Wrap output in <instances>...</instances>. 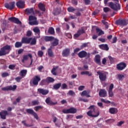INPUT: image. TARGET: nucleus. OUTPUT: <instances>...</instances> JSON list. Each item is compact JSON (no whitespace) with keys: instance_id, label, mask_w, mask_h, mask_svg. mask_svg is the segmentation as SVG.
<instances>
[{"instance_id":"nucleus-1","label":"nucleus","mask_w":128,"mask_h":128,"mask_svg":"<svg viewBox=\"0 0 128 128\" xmlns=\"http://www.w3.org/2000/svg\"><path fill=\"white\" fill-rule=\"evenodd\" d=\"M12 50V47L10 45H6L4 46L0 49V56H6L10 54V52Z\"/></svg>"},{"instance_id":"nucleus-2","label":"nucleus","mask_w":128,"mask_h":128,"mask_svg":"<svg viewBox=\"0 0 128 128\" xmlns=\"http://www.w3.org/2000/svg\"><path fill=\"white\" fill-rule=\"evenodd\" d=\"M116 2V4H114L112 2H110L108 3V6L110 8L114 10H120V4H118V0H114Z\"/></svg>"},{"instance_id":"nucleus-3","label":"nucleus","mask_w":128,"mask_h":128,"mask_svg":"<svg viewBox=\"0 0 128 128\" xmlns=\"http://www.w3.org/2000/svg\"><path fill=\"white\" fill-rule=\"evenodd\" d=\"M94 108H96L94 105H92L88 108V110H90L87 112V115L88 116H91L92 118H97V116H98V114L97 115H93L92 114V110H94Z\"/></svg>"},{"instance_id":"nucleus-4","label":"nucleus","mask_w":128,"mask_h":128,"mask_svg":"<svg viewBox=\"0 0 128 128\" xmlns=\"http://www.w3.org/2000/svg\"><path fill=\"white\" fill-rule=\"evenodd\" d=\"M29 24L30 26H36L38 24V22H36V17L30 16L28 17Z\"/></svg>"},{"instance_id":"nucleus-5","label":"nucleus","mask_w":128,"mask_h":128,"mask_svg":"<svg viewBox=\"0 0 128 128\" xmlns=\"http://www.w3.org/2000/svg\"><path fill=\"white\" fill-rule=\"evenodd\" d=\"M78 56L80 58H90V54L86 52L84 50H82L78 52Z\"/></svg>"},{"instance_id":"nucleus-6","label":"nucleus","mask_w":128,"mask_h":128,"mask_svg":"<svg viewBox=\"0 0 128 128\" xmlns=\"http://www.w3.org/2000/svg\"><path fill=\"white\" fill-rule=\"evenodd\" d=\"M77 112L76 108H71L69 109H63V114H76Z\"/></svg>"},{"instance_id":"nucleus-7","label":"nucleus","mask_w":128,"mask_h":128,"mask_svg":"<svg viewBox=\"0 0 128 128\" xmlns=\"http://www.w3.org/2000/svg\"><path fill=\"white\" fill-rule=\"evenodd\" d=\"M126 68V64L124 62H120L116 66L118 70H124Z\"/></svg>"},{"instance_id":"nucleus-8","label":"nucleus","mask_w":128,"mask_h":128,"mask_svg":"<svg viewBox=\"0 0 128 128\" xmlns=\"http://www.w3.org/2000/svg\"><path fill=\"white\" fill-rule=\"evenodd\" d=\"M26 112L28 114H32L34 118H36V120H38V114L34 111V110L32 108H27L26 109Z\"/></svg>"},{"instance_id":"nucleus-9","label":"nucleus","mask_w":128,"mask_h":128,"mask_svg":"<svg viewBox=\"0 0 128 128\" xmlns=\"http://www.w3.org/2000/svg\"><path fill=\"white\" fill-rule=\"evenodd\" d=\"M15 90H16V85H14L13 86H9L2 88V90L3 92H8V90H12L14 92Z\"/></svg>"},{"instance_id":"nucleus-10","label":"nucleus","mask_w":128,"mask_h":128,"mask_svg":"<svg viewBox=\"0 0 128 128\" xmlns=\"http://www.w3.org/2000/svg\"><path fill=\"white\" fill-rule=\"evenodd\" d=\"M96 73L98 74L99 78L102 82H104L106 80V74L104 72L98 71Z\"/></svg>"},{"instance_id":"nucleus-11","label":"nucleus","mask_w":128,"mask_h":128,"mask_svg":"<svg viewBox=\"0 0 128 128\" xmlns=\"http://www.w3.org/2000/svg\"><path fill=\"white\" fill-rule=\"evenodd\" d=\"M116 26H126L128 25L126 21L125 20H118L116 22Z\"/></svg>"},{"instance_id":"nucleus-12","label":"nucleus","mask_w":128,"mask_h":128,"mask_svg":"<svg viewBox=\"0 0 128 128\" xmlns=\"http://www.w3.org/2000/svg\"><path fill=\"white\" fill-rule=\"evenodd\" d=\"M9 22H14V24H22V22L18 18L16 17H10L8 18Z\"/></svg>"},{"instance_id":"nucleus-13","label":"nucleus","mask_w":128,"mask_h":128,"mask_svg":"<svg viewBox=\"0 0 128 128\" xmlns=\"http://www.w3.org/2000/svg\"><path fill=\"white\" fill-rule=\"evenodd\" d=\"M40 82V76H36L32 80V82L34 86H38Z\"/></svg>"},{"instance_id":"nucleus-14","label":"nucleus","mask_w":128,"mask_h":128,"mask_svg":"<svg viewBox=\"0 0 128 128\" xmlns=\"http://www.w3.org/2000/svg\"><path fill=\"white\" fill-rule=\"evenodd\" d=\"M16 2H10L9 4L6 3L4 4V6L5 8H8V10H14L15 6H14Z\"/></svg>"},{"instance_id":"nucleus-15","label":"nucleus","mask_w":128,"mask_h":128,"mask_svg":"<svg viewBox=\"0 0 128 128\" xmlns=\"http://www.w3.org/2000/svg\"><path fill=\"white\" fill-rule=\"evenodd\" d=\"M28 58H30L31 60L30 64L32 63V54H28L27 55H24L23 58L22 60V62L24 63V62L28 60Z\"/></svg>"},{"instance_id":"nucleus-16","label":"nucleus","mask_w":128,"mask_h":128,"mask_svg":"<svg viewBox=\"0 0 128 128\" xmlns=\"http://www.w3.org/2000/svg\"><path fill=\"white\" fill-rule=\"evenodd\" d=\"M32 40V38L23 37L21 40V42H22V44H28L30 43Z\"/></svg>"},{"instance_id":"nucleus-17","label":"nucleus","mask_w":128,"mask_h":128,"mask_svg":"<svg viewBox=\"0 0 128 128\" xmlns=\"http://www.w3.org/2000/svg\"><path fill=\"white\" fill-rule=\"evenodd\" d=\"M6 116H8V112L6 110H2L0 112V116L2 120H6Z\"/></svg>"},{"instance_id":"nucleus-18","label":"nucleus","mask_w":128,"mask_h":128,"mask_svg":"<svg viewBox=\"0 0 128 128\" xmlns=\"http://www.w3.org/2000/svg\"><path fill=\"white\" fill-rule=\"evenodd\" d=\"M45 102L48 106H56V104H58V102H52L50 99V97L46 98Z\"/></svg>"},{"instance_id":"nucleus-19","label":"nucleus","mask_w":128,"mask_h":128,"mask_svg":"<svg viewBox=\"0 0 128 128\" xmlns=\"http://www.w3.org/2000/svg\"><path fill=\"white\" fill-rule=\"evenodd\" d=\"M70 50L68 48H66L63 50L62 52V56L64 58H68L70 56Z\"/></svg>"},{"instance_id":"nucleus-20","label":"nucleus","mask_w":128,"mask_h":128,"mask_svg":"<svg viewBox=\"0 0 128 128\" xmlns=\"http://www.w3.org/2000/svg\"><path fill=\"white\" fill-rule=\"evenodd\" d=\"M38 92L40 94H42V96H46V94H48V92H50V91L48 90H44V89L42 88H38Z\"/></svg>"},{"instance_id":"nucleus-21","label":"nucleus","mask_w":128,"mask_h":128,"mask_svg":"<svg viewBox=\"0 0 128 128\" xmlns=\"http://www.w3.org/2000/svg\"><path fill=\"white\" fill-rule=\"evenodd\" d=\"M85 32H86L84 31V28L78 30V31L77 32V33L74 34V38H79L80 34H84Z\"/></svg>"},{"instance_id":"nucleus-22","label":"nucleus","mask_w":128,"mask_h":128,"mask_svg":"<svg viewBox=\"0 0 128 128\" xmlns=\"http://www.w3.org/2000/svg\"><path fill=\"white\" fill-rule=\"evenodd\" d=\"M16 6L18 8H24V1L19 0L16 3Z\"/></svg>"},{"instance_id":"nucleus-23","label":"nucleus","mask_w":128,"mask_h":128,"mask_svg":"<svg viewBox=\"0 0 128 128\" xmlns=\"http://www.w3.org/2000/svg\"><path fill=\"white\" fill-rule=\"evenodd\" d=\"M98 94L100 98H106L107 94L106 90L104 89H102L100 90Z\"/></svg>"},{"instance_id":"nucleus-24","label":"nucleus","mask_w":128,"mask_h":128,"mask_svg":"<svg viewBox=\"0 0 128 128\" xmlns=\"http://www.w3.org/2000/svg\"><path fill=\"white\" fill-rule=\"evenodd\" d=\"M25 14H34V8H26L25 10Z\"/></svg>"},{"instance_id":"nucleus-25","label":"nucleus","mask_w":128,"mask_h":128,"mask_svg":"<svg viewBox=\"0 0 128 128\" xmlns=\"http://www.w3.org/2000/svg\"><path fill=\"white\" fill-rule=\"evenodd\" d=\"M94 62L96 64H98L99 66H100V64H102V62H100V54H96L95 56Z\"/></svg>"},{"instance_id":"nucleus-26","label":"nucleus","mask_w":128,"mask_h":128,"mask_svg":"<svg viewBox=\"0 0 128 128\" xmlns=\"http://www.w3.org/2000/svg\"><path fill=\"white\" fill-rule=\"evenodd\" d=\"M118 112V108H110L109 109V112L111 114H116Z\"/></svg>"},{"instance_id":"nucleus-27","label":"nucleus","mask_w":128,"mask_h":128,"mask_svg":"<svg viewBox=\"0 0 128 128\" xmlns=\"http://www.w3.org/2000/svg\"><path fill=\"white\" fill-rule=\"evenodd\" d=\"M99 48L101 50H110V48H108V44H102L99 45Z\"/></svg>"},{"instance_id":"nucleus-28","label":"nucleus","mask_w":128,"mask_h":128,"mask_svg":"<svg viewBox=\"0 0 128 128\" xmlns=\"http://www.w3.org/2000/svg\"><path fill=\"white\" fill-rule=\"evenodd\" d=\"M52 46H50V48H48V51H47L48 56L50 58H52L53 56H54V52H52Z\"/></svg>"},{"instance_id":"nucleus-29","label":"nucleus","mask_w":128,"mask_h":128,"mask_svg":"<svg viewBox=\"0 0 128 128\" xmlns=\"http://www.w3.org/2000/svg\"><path fill=\"white\" fill-rule=\"evenodd\" d=\"M38 7L40 10H42V12H46V6L44 4L40 3L38 5Z\"/></svg>"},{"instance_id":"nucleus-30","label":"nucleus","mask_w":128,"mask_h":128,"mask_svg":"<svg viewBox=\"0 0 128 128\" xmlns=\"http://www.w3.org/2000/svg\"><path fill=\"white\" fill-rule=\"evenodd\" d=\"M81 76H84L86 74L88 76H92V73L90 72L89 71H82L80 72Z\"/></svg>"},{"instance_id":"nucleus-31","label":"nucleus","mask_w":128,"mask_h":128,"mask_svg":"<svg viewBox=\"0 0 128 128\" xmlns=\"http://www.w3.org/2000/svg\"><path fill=\"white\" fill-rule=\"evenodd\" d=\"M46 81L47 82L48 84L52 82H54V78L52 77L48 76L46 78Z\"/></svg>"},{"instance_id":"nucleus-32","label":"nucleus","mask_w":128,"mask_h":128,"mask_svg":"<svg viewBox=\"0 0 128 128\" xmlns=\"http://www.w3.org/2000/svg\"><path fill=\"white\" fill-rule=\"evenodd\" d=\"M28 72V70H22L20 72V76L22 78H24V76H26V73Z\"/></svg>"},{"instance_id":"nucleus-33","label":"nucleus","mask_w":128,"mask_h":128,"mask_svg":"<svg viewBox=\"0 0 128 128\" xmlns=\"http://www.w3.org/2000/svg\"><path fill=\"white\" fill-rule=\"evenodd\" d=\"M54 40V36H46L44 38L45 42H52Z\"/></svg>"},{"instance_id":"nucleus-34","label":"nucleus","mask_w":128,"mask_h":128,"mask_svg":"<svg viewBox=\"0 0 128 128\" xmlns=\"http://www.w3.org/2000/svg\"><path fill=\"white\" fill-rule=\"evenodd\" d=\"M14 46L16 48H22V41L21 42H16L15 43Z\"/></svg>"},{"instance_id":"nucleus-35","label":"nucleus","mask_w":128,"mask_h":128,"mask_svg":"<svg viewBox=\"0 0 128 128\" xmlns=\"http://www.w3.org/2000/svg\"><path fill=\"white\" fill-rule=\"evenodd\" d=\"M60 86H62V83L56 84L54 85L53 88L54 90H58Z\"/></svg>"},{"instance_id":"nucleus-36","label":"nucleus","mask_w":128,"mask_h":128,"mask_svg":"<svg viewBox=\"0 0 128 128\" xmlns=\"http://www.w3.org/2000/svg\"><path fill=\"white\" fill-rule=\"evenodd\" d=\"M33 31L34 32H35L36 34H38V36H39L38 38H40V29L38 28V27H36L35 28H34L33 29Z\"/></svg>"},{"instance_id":"nucleus-37","label":"nucleus","mask_w":128,"mask_h":128,"mask_svg":"<svg viewBox=\"0 0 128 128\" xmlns=\"http://www.w3.org/2000/svg\"><path fill=\"white\" fill-rule=\"evenodd\" d=\"M82 96H86V98H90V95L88 93L86 90H84L81 94Z\"/></svg>"},{"instance_id":"nucleus-38","label":"nucleus","mask_w":128,"mask_h":128,"mask_svg":"<svg viewBox=\"0 0 128 128\" xmlns=\"http://www.w3.org/2000/svg\"><path fill=\"white\" fill-rule=\"evenodd\" d=\"M54 42L51 43L52 46H56L58 44V40L54 38Z\"/></svg>"},{"instance_id":"nucleus-39","label":"nucleus","mask_w":128,"mask_h":128,"mask_svg":"<svg viewBox=\"0 0 128 128\" xmlns=\"http://www.w3.org/2000/svg\"><path fill=\"white\" fill-rule=\"evenodd\" d=\"M96 32H98V36H99L102 34H104V31H102V30L100 29V28H96Z\"/></svg>"},{"instance_id":"nucleus-40","label":"nucleus","mask_w":128,"mask_h":128,"mask_svg":"<svg viewBox=\"0 0 128 128\" xmlns=\"http://www.w3.org/2000/svg\"><path fill=\"white\" fill-rule=\"evenodd\" d=\"M30 46H36V38H32L30 42Z\"/></svg>"},{"instance_id":"nucleus-41","label":"nucleus","mask_w":128,"mask_h":128,"mask_svg":"<svg viewBox=\"0 0 128 128\" xmlns=\"http://www.w3.org/2000/svg\"><path fill=\"white\" fill-rule=\"evenodd\" d=\"M46 84H48V82H46V79H43L40 82V86H46Z\"/></svg>"},{"instance_id":"nucleus-42","label":"nucleus","mask_w":128,"mask_h":128,"mask_svg":"<svg viewBox=\"0 0 128 128\" xmlns=\"http://www.w3.org/2000/svg\"><path fill=\"white\" fill-rule=\"evenodd\" d=\"M92 112L93 116H98H98H100V112H98V110H96V107H94V110H92Z\"/></svg>"},{"instance_id":"nucleus-43","label":"nucleus","mask_w":128,"mask_h":128,"mask_svg":"<svg viewBox=\"0 0 128 128\" xmlns=\"http://www.w3.org/2000/svg\"><path fill=\"white\" fill-rule=\"evenodd\" d=\"M58 67H56V68H53L51 70V72L53 76H56V69L58 68Z\"/></svg>"},{"instance_id":"nucleus-44","label":"nucleus","mask_w":128,"mask_h":128,"mask_svg":"<svg viewBox=\"0 0 128 128\" xmlns=\"http://www.w3.org/2000/svg\"><path fill=\"white\" fill-rule=\"evenodd\" d=\"M48 32L50 34H54V28H50L48 30Z\"/></svg>"},{"instance_id":"nucleus-45","label":"nucleus","mask_w":128,"mask_h":128,"mask_svg":"<svg viewBox=\"0 0 128 128\" xmlns=\"http://www.w3.org/2000/svg\"><path fill=\"white\" fill-rule=\"evenodd\" d=\"M32 106H38L40 104L38 100H34L32 101Z\"/></svg>"},{"instance_id":"nucleus-46","label":"nucleus","mask_w":128,"mask_h":128,"mask_svg":"<svg viewBox=\"0 0 128 128\" xmlns=\"http://www.w3.org/2000/svg\"><path fill=\"white\" fill-rule=\"evenodd\" d=\"M102 24H104V26H105L106 28L108 30V22H106V20H102Z\"/></svg>"},{"instance_id":"nucleus-47","label":"nucleus","mask_w":128,"mask_h":128,"mask_svg":"<svg viewBox=\"0 0 128 128\" xmlns=\"http://www.w3.org/2000/svg\"><path fill=\"white\" fill-rule=\"evenodd\" d=\"M68 10L69 12H74L76 9L74 7L71 6L68 8Z\"/></svg>"},{"instance_id":"nucleus-48","label":"nucleus","mask_w":128,"mask_h":128,"mask_svg":"<svg viewBox=\"0 0 128 128\" xmlns=\"http://www.w3.org/2000/svg\"><path fill=\"white\" fill-rule=\"evenodd\" d=\"M108 58H109L110 64H114V58L112 57V56H108Z\"/></svg>"},{"instance_id":"nucleus-49","label":"nucleus","mask_w":128,"mask_h":128,"mask_svg":"<svg viewBox=\"0 0 128 128\" xmlns=\"http://www.w3.org/2000/svg\"><path fill=\"white\" fill-rule=\"evenodd\" d=\"M42 108H44V106H38L34 107V109L36 112H38V110H40Z\"/></svg>"},{"instance_id":"nucleus-50","label":"nucleus","mask_w":128,"mask_h":128,"mask_svg":"<svg viewBox=\"0 0 128 128\" xmlns=\"http://www.w3.org/2000/svg\"><path fill=\"white\" fill-rule=\"evenodd\" d=\"M38 56L40 58H42V56H44V52H42V50L38 51Z\"/></svg>"},{"instance_id":"nucleus-51","label":"nucleus","mask_w":128,"mask_h":128,"mask_svg":"<svg viewBox=\"0 0 128 128\" xmlns=\"http://www.w3.org/2000/svg\"><path fill=\"white\" fill-rule=\"evenodd\" d=\"M10 74L6 72H4L2 74V78H6V76H8Z\"/></svg>"},{"instance_id":"nucleus-52","label":"nucleus","mask_w":128,"mask_h":128,"mask_svg":"<svg viewBox=\"0 0 128 128\" xmlns=\"http://www.w3.org/2000/svg\"><path fill=\"white\" fill-rule=\"evenodd\" d=\"M61 88L62 90H66V88H68V85L66 83H64L62 84H61Z\"/></svg>"},{"instance_id":"nucleus-53","label":"nucleus","mask_w":128,"mask_h":128,"mask_svg":"<svg viewBox=\"0 0 128 128\" xmlns=\"http://www.w3.org/2000/svg\"><path fill=\"white\" fill-rule=\"evenodd\" d=\"M101 101L102 102H104V104H112V102H110V101L108 100H106L104 98H102Z\"/></svg>"},{"instance_id":"nucleus-54","label":"nucleus","mask_w":128,"mask_h":128,"mask_svg":"<svg viewBox=\"0 0 128 128\" xmlns=\"http://www.w3.org/2000/svg\"><path fill=\"white\" fill-rule=\"evenodd\" d=\"M105 122L107 124H112V122H114V119H108V120H106Z\"/></svg>"},{"instance_id":"nucleus-55","label":"nucleus","mask_w":128,"mask_h":128,"mask_svg":"<svg viewBox=\"0 0 128 128\" xmlns=\"http://www.w3.org/2000/svg\"><path fill=\"white\" fill-rule=\"evenodd\" d=\"M32 32L30 30H28L27 32V33L26 34V36L28 37V38H30V36H32Z\"/></svg>"},{"instance_id":"nucleus-56","label":"nucleus","mask_w":128,"mask_h":128,"mask_svg":"<svg viewBox=\"0 0 128 128\" xmlns=\"http://www.w3.org/2000/svg\"><path fill=\"white\" fill-rule=\"evenodd\" d=\"M22 76H18L15 78V80H16V82H20V80H22Z\"/></svg>"},{"instance_id":"nucleus-57","label":"nucleus","mask_w":128,"mask_h":128,"mask_svg":"<svg viewBox=\"0 0 128 128\" xmlns=\"http://www.w3.org/2000/svg\"><path fill=\"white\" fill-rule=\"evenodd\" d=\"M88 46V44L84 43L80 46V49L82 50V48H86Z\"/></svg>"},{"instance_id":"nucleus-58","label":"nucleus","mask_w":128,"mask_h":128,"mask_svg":"<svg viewBox=\"0 0 128 128\" xmlns=\"http://www.w3.org/2000/svg\"><path fill=\"white\" fill-rule=\"evenodd\" d=\"M68 94H69V96H74V94H76V93H74L72 90H70L68 92Z\"/></svg>"},{"instance_id":"nucleus-59","label":"nucleus","mask_w":128,"mask_h":128,"mask_svg":"<svg viewBox=\"0 0 128 128\" xmlns=\"http://www.w3.org/2000/svg\"><path fill=\"white\" fill-rule=\"evenodd\" d=\"M109 98H112L114 96V92L111 90H108Z\"/></svg>"},{"instance_id":"nucleus-60","label":"nucleus","mask_w":128,"mask_h":128,"mask_svg":"<svg viewBox=\"0 0 128 128\" xmlns=\"http://www.w3.org/2000/svg\"><path fill=\"white\" fill-rule=\"evenodd\" d=\"M14 68H16V65L14 64H10L8 66L10 70H14Z\"/></svg>"},{"instance_id":"nucleus-61","label":"nucleus","mask_w":128,"mask_h":128,"mask_svg":"<svg viewBox=\"0 0 128 128\" xmlns=\"http://www.w3.org/2000/svg\"><path fill=\"white\" fill-rule=\"evenodd\" d=\"M124 124V121H120L118 122V124H116L117 126H121L122 125Z\"/></svg>"},{"instance_id":"nucleus-62","label":"nucleus","mask_w":128,"mask_h":128,"mask_svg":"<svg viewBox=\"0 0 128 128\" xmlns=\"http://www.w3.org/2000/svg\"><path fill=\"white\" fill-rule=\"evenodd\" d=\"M106 58H104L102 60V64L106 66Z\"/></svg>"},{"instance_id":"nucleus-63","label":"nucleus","mask_w":128,"mask_h":128,"mask_svg":"<svg viewBox=\"0 0 128 128\" xmlns=\"http://www.w3.org/2000/svg\"><path fill=\"white\" fill-rule=\"evenodd\" d=\"M80 50H81L80 48H77L74 50V52L75 54H78V52H80Z\"/></svg>"},{"instance_id":"nucleus-64","label":"nucleus","mask_w":128,"mask_h":128,"mask_svg":"<svg viewBox=\"0 0 128 128\" xmlns=\"http://www.w3.org/2000/svg\"><path fill=\"white\" fill-rule=\"evenodd\" d=\"M72 4L74 6H78V0H72Z\"/></svg>"}]
</instances>
